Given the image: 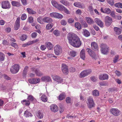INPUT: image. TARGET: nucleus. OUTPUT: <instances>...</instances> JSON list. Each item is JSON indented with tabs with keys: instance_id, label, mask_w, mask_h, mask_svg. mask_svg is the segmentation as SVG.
I'll return each mask as SVG.
<instances>
[{
	"instance_id": "1",
	"label": "nucleus",
	"mask_w": 122,
	"mask_h": 122,
	"mask_svg": "<svg viewBox=\"0 0 122 122\" xmlns=\"http://www.w3.org/2000/svg\"><path fill=\"white\" fill-rule=\"evenodd\" d=\"M67 36L69 43L71 45L77 48L81 46V43L80 38L76 35L70 32L67 34Z\"/></svg>"
},
{
	"instance_id": "2",
	"label": "nucleus",
	"mask_w": 122,
	"mask_h": 122,
	"mask_svg": "<svg viewBox=\"0 0 122 122\" xmlns=\"http://www.w3.org/2000/svg\"><path fill=\"white\" fill-rule=\"evenodd\" d=\"M86 50L90 56L95 60L98 57V52L96 54L94 51L89 48H87L86 49Z\"/></svg>"
},
{
	"instance_id": "3",
	"label": "nucleus",
	"mask_w": 122,
	"mask_h": 122,
	"mask_svg": "<svg viewBox=\"0 0 122 122\" xmlns=\"http://www.w3.org/2000/svg\"><path fill=\"white\" fill-rule=\"evenodd\" d=\"M101 51V53L104 54H106L109 51L108 47L106 44H102L100 45Z\"/></svg>"
},
{
	"instance_id": "4",
	"label": "nucleus",
	"mask_w": 122,
	"mask_h": 122,
	"mask_svg": "<svg viewBox=\"0 0 122 122\" xmlns=\"http://www.w3.org/2000/svg\"><path fill=\"white\" fill-rule=\"evenodd\" d=\"M20 68L19 65L18 64H15L10 69V71L12 73L15 74L17 73Z\"/></svg>"
},
{
	"instance_id": "5",
	"label": "nucleus",
	"mask_w": 122,
	"mask_h": 122,
	"mask_svg": "<svg viewBox=\"0 0 122 122\" xmlns=\"http://www.w3.org/2000/svg\"><path fill=\"white\" fill-rule=\"evenodd\" d=\"M92 72L91 69L85 70L81 72L80 74V77L81 78L84 77L90 74Z\"/></svg>"
},
{
	"instance_id": "6",
	"label": "nucleus",
	"mask_w": 122,
	"mask_h": 122,
	"mask_svg": "<svg viewBox=\"0 0 122 122\" xmlns=\"http://www.w3.org/2000/svg\"><path fill=\"white\" fill-rule=\"evenodd\" d=\"M2 8L4 9H9L11 7V5L9 2L8 1H3L1 4Z\"/></svg>"
},
{
	"instance_id": "7",
	"label": "nucleus",
	"mask_w": 122,
	"mask_h": 122,
	"mask_svg": "<svg viewBox=\"0 0 122 122\" xmlns=\"http://www.w3.org/2000/svg\"><path fill=\"white\" fill-rule=\"evenodd\" d=\"M88 102L87 103L88 106L89 108L93 107L94 104L93 99L92 97H89L87 99Z\"/></svg>"
},
{
	"instance_id": "8",
	"label": "nucleus",
	"mask_w": 122,
	"mask_h": 122,
	"mask_svg": "<svg viewBox=\"0 0 122 122\" xmlns=\"http://www.w3.org/2000/svg\"><path fill=\"white\" fill-rule=\"evenodd\" d=\"M62 48L58 45H57L54 47V51L55 54L57 55H59L62 51Z\"/></svg>"
},
{
	"instance_id": "9",
	"label": "nucleus",
	"mask_w": 122,
	"mask_h": 122,
	"mask_svg": "<svg viewBox=\"0 0 122 122\" xmlns=\"http://www.w3.org/2000/svg\"><path fill=\"white\" fill-rule=\"evenodd\" d=\"M50 16L51 17H54L59 19H61L63 17V15L57 13L52 12L50 14Z\"/></svg>"
},
{
	"instance_id": "10",
	"label": "nucleus",
	"mask_w": 122,
	"mask_h": 122,
	"mask_svg": "<svg viewBox=\"0 0 122 122\" xmlns=\"http://www.w3.org/2000/svg\"><path fill=\"white\" fill-rule=\"evenodd\" d=\"M52 78L54 82L57 84L61 83L62 82V79L59 76L54 75L52 76Z\"/></svg>"
},
{
	"instance_id": "11",
	"label": "nucleus",
	"mask_w": 122,
	"mask_h": 122,
	"mask_svg": "<svg viewBox=\"0 0 122 122\" xmlns=\"http://www.w3.org/2000/svg\"><path fill=\"white\" fill-rule=\"evenodd\" d=\"M61 68L62 71L64 74L65 75L68 74V67L65 64H62Z\"/></svg>"
},
{
	"instance_id": "12",
	"label": "nucleus",
	"mask_w": 122,
	"mask_h": 122,
	"mask_svg": "<svg viewBox=\"0 0 122 122\" xmlns=\"http://www.w3.org/2000/svg\"><path fill=\"white\" fill-rule=\"evenodd\" d=\"M110 112L111 113L115 116H118L121 113L120 111L117 108H113L111 109L110 110Z\"/></svg>"
},
{
	"instance_id": "13",
	"label": "nucleus",
	"mask_w": 122,
	"mask_h": 122,
	"mask_svg": "<svg viewBox=\"0 0 122 122\" xmlns=\"http://www.w3.org/2000/svg\"><path fill=\"white\" fill-rule=\"evenodd\" d=\"M31 70L33 72L34 71L36 75L39 76H41L43 75V73L41 72L39 69L37 68L32 67L31 68Z\"/></svg>"
},
{
	"instance_id": "14",
	"label": "nucleus",
	"mask_w": 122,
	"mask_h": 122,
	"mask_svg": "<svg viewBox=\"0 0 122 122\" xmlns=\"http://www.w3.org/2000/svg\"><path fill=\"white\" fill-rule=\"evenodd\" d=\"M105 21L106 25L108 26L111 24L112 22V19L111 17L107 16L105 18Z\"/></svg>"
},
{
	"instance_id": "15",
	"label": "nucleus",
	"mask_w": 122,
	"mask_h": 122,
	"mask_svg": "<svg viewBox=\"0 0 122 122\" xmlns=\"http://www.w3.org/2000/svg\"><path fill=\"white\" fill-rule=\"evenodd\" d=\"M51 3L53 5L58 9L60 10L62 9V5L58 4L56 1L54 0L51 1Z\"/></svg>"
},
{
	"instance_id": "16",
	"label": "nucleus",
	"mask_w": 122,
	"mask_h": 122,
	"mask_svg": "<svg viewBox=\"0 0 122 122\" xmlns=\"http://www.w3.org/2000/svg\"><path fill=\"white\" fill-rule=\"evenodd\" d=\"M91 47L95 51H97V52L99 51L98 45L96 42H92L91 43Z\"/></svg>"
},
{
	"instance_id": "17",
	"label": "nucleus",
	"mask_w": 122,
	"mask_h": 122,
	"mask_svg": "<svg viewBox=\"0 0 122 122\" xmlns=\"http://www.w3.org/2000/svg\"><path fill=\"white\" fill-rule=\"evenodd\" d=\"M74 5L76 7L84 9L85 8V6L83 3L79 2H76L74 3Z\"/></svg>"
},
{
	"instance_id": "18",
	"label": "nucleus",
	"mask_w": 122,
	"mask_h": 122,
	"mask_svg": "<svg viewBox=\"0 0 122 122\" xmlns=\"http://www.w3.org/2000/svg\"><path fill=\"white\" fill-rule=\"evenodd\" d=\"M30 83L31 84H37L39 83L40 81L39 78H32L29 80Z\"/></svg>"
},
{
	"instance_id": "19",
	"label": "nucleus",
	"mask_w": 122,
	"mask_h": 122,
	"mask_svg": "<svg viewBox=\"0 0 122 122\" xmlns=\"http://www.w3.org/2000/svg\"><path fill=\"white\" fill-rule=\"evenodd\" d=\"M99 78L100 80H107L108 79V76L107 74H102L99 76Z\"/></svg>"
},
{
	"instance_id": "20",
	"label": "nucleus",
	"mask_w": 122,
	"mask_h": 122,
	"mask_svg": "<svg viewBox=\"0 0 122 122\" xmlns=\"http://www.w3.org/2000/svg\"><path fill=\"white\" fill-rule=\"evenodd\" d=\"M51 110L54 112H56L58 111V108L56 105L54 104L51 105L50 106Z\"/></svg>"
},
{
	"instance_id": "21",
	"label": "nucleus",
	"mask_w": 122,
	"mask_h": 122,
	"mask_svg": "<svg viewBox=\"0 0 122 122\" xmlns=\"http://www.w3.org/2000/svg\"><path fill=\"white\" fill-rule=\"evenodd\" d=\"M20 20V18L19 17H17L15 22V30H17L19 27Z\"/></svg>"
},
{
	"instance_id": "22",
	"label": "nucleus",
	"mask_w": 122,
	"mask_h": 122,
	"mask_svg": "<svg viewBox=\"0 0 122 122\" xmlns=\"http://www.w3.org/2000/svg\"><path fill=\"white\" fill-rule=\"evenodd\" d=\"M95 21L101 27H102L103 25V23L102 21L98 18H96L94 19Z\"/></svg>"
},
{
	"instance_id": "23",
	"label": "nucleus",
	"mask_w": 122,
	"mask_h": 122,
	"mask_svg": "<svg viewBox=\"0 0 122 122\" xmlns=\"http://www.w3.org/2000/svg\"><path fill=\"white\" fill-rule=\"evenodd\" d=\"M41 80L43 81L47 82H51L52 81L50 77L48 76L42 77L41 78Z\"/></svg>"
},
{
	"instance_id": "24",
	"label": "nucleus",
	"mask_w": 122,
	"mask_h": 122,
	"mask_svg": "<svg viewBox=\"0 0 122 122\" xmlns=\"http://www.w3.org/2000/svg\"><path fill=\"white\" fill-rule=\"evenodd\" d=\"M45 44L48 49L49 50H51L53 47V45L50 42L47 41L46 42Z\"/></svg>"
},
{
	"instance_id": "25",
	"label": "nucleus",
	"mask_w": 122,
	"mask_h": 122,
	"mask_svg": "<svg viewBox=\"0 0 122 122\" xmlns=\"http://www.w3.org/2000/svg\"><path fill=\"white\" fill-rule=\"evenodd\" d=\"M100 10L101 12L107 14H110L111 12V10L109 8H106L104 10L102 8H101Z\"/></svg>"
},
{
	"instance_id": "26",
	"label": "nucleus",
	"mask_w": 122,
	"mask_h": 122,
	"mask_svg": "<svg viewBox=\"0 0 122 122\" xmlns=\"http://www.w3.org/2000/svg\"><path fill=\"white\" fill-rule=\"evenodd\" d=\"M44 22L47 23H51L52 22V19L49 17H45L44 18Z\"/></svg>"
},
{
	"instance_id": "27",
	"label": "nucleus",
	"mask_w": 122,
	"mask_h": 122,
	"mask_svg": "<svg viewBox=\"0 0 122 122\" xmlns=\"http://www.w3.org/2000/svg\"><path fill=\"white\" fill-rule=\"evenodd\" d=\"M80 57L83 60H84L85 57V51L84 49H82L80 53Z\"/></svg>"
},
{
	"instance_id": "28",
	"label": "nucleus",
	"mask_w": 122,
	"mask_h": 122,
	"mask_svg": "<svg viewBox=\"0 0 122 122\" xmlns=\"http://www.w3.org/2000/svg\"><path fill=\"white\" fill-rule=\"evenodd\" d=\"M85 19L87 22L89 24H93L94 23V21L91 18L89 17H86Z\"/></svg>"
},
{
	"instance_id": "29",
	"label": "nucleus",
	"mask_w": 122,
	"mask_h": 122,
	"mask_svg": "<svg viewBox=\"0 0 122 122\" xmlns=\"http://www.w3.org/2000/svg\"><path fill=\"white\" fill-rule=\"evenodd\" d=\"M26 10L28 13L30 14L33 15L35 14L36 13V11L33 10L32 9L30 8H27Z\"/></svg>"
},
{
	"instance_id": "30",
	"label": "nucleus",
	"mask_w": 122,
	"mask_h": 122,
	"mask_svg": "<svg viewBox=\"0 0 122 122\" xmlns=\"http://www.w3.org/2000/svg\"><path fill=\"white\" fill-rule=\"evenodd\" d=\"M29 67L27 66H25L24 68L23 72V76L25 77L27 74Z\"/></svg>"
},
{
	"instance_id": "31",
	"label": "nucleus",
	"mask_w": 122,
	"mask_h": 122,
	"mask_svg": "<svg viewBox=\"0 0 122 122\" xmlns=\"http://www.w3.org/2000/svg\"><path fill=\"white\" fill-rule=\"evenodd\" d=\"M114 30L115 34L117 35H119L121 33V29L117 27H115L114 28Z\"/></svg>"
},
{
	"instance_id": "32",
	"label": "nucleus",
	"mask_w": 122,
	"mask_h": 122,
	"mask_svg": "<svg viewBox=\"0 0 122 122\" xmlns=\"http://www.w3.org/2000/svg\"><path fill=\"white\" fill-rule=\"evenodd\" d=\"M27 99L30 102H31L33 103L36 101V99L32 95H29L27 97Z\"/></svg>"
},
{
	"instance_id": "33",
	"label": "nucleus",
	"mask_w": 122,
	"mask_h": 122,
	"mask_svg": "<svg viewBox=\"0 0 122 122\" xmlns=\"http://www.w3.org/2000/svg\"><path fill=\"white\" fill-rule=\"evenodd\" d=\"M21 102L24 105H25L27 106L29 105L30 103V101L28 100H23L21 101Z\"/></svg>"
},
{
	"instance_id": "34",
	"label": "nucleus",
	"mask_w": 122,
	"mask_h": 122,
	"mask_svg": "<svg viewBox=\"0 0 122 122\" xmlns=\"http://www.w3.org/2000/svg\"><path fill=\"white\" fill-rule=\"evenodd\" d=\"M60 2L61 3L66 6H68L70 5L69 3L66 0H61Z\"/></svg>"
},
{
	"instance_id": "35",
	"label": "nucleus",
	"mask_w": 122,
	"mask_h": 122,
	"mask_svg": "<svg viewBox=\"0 0 122 122\" xmlns=\"http://www.w3.org/2000/svg\"><path fill=\"white\" fill-rule=\"evenodd\" d=\"M37 21L38 22L41 24H44V18L41 17H39L37 18Z\"/></svg>"
},
{
	"instance_id": "36",
	"label": "nucleus",
	"mask_w": 122,
	"mask_h": 122,
	"mask_svg": "<svg viewBox=\"0 0 122 122\" xmlns=\"http://www.w3.org/2000/svg\"><path fill=\"white\" fill-rule=\"evenodd\" d=\"M66 97L65 94L63 93L60 94L59 96L58 99L60 100H61L64 99Z\"/></svg>"
},
{
	"instance_id": "37",
	"label": "nucleus",
	"mask_w": 122,
	"mask_h": 122,
	"mask_svg": "<svg viewBox=\"0 0 122 122\" xmlns=\"http://www.w3.org/2000/svg\"><path fill=\"white\" fill-rule=\"evenodd\" d=\"M12 5L14 6L19 7L20 5V3L18 2L13 1L11 2Z\"/></svg>"
},
{
	"instance_id": "38",
	"label": "nucleus",
	"mask_w": 122,
	"mask_h": 122,
	"mask_svg": "<svg viewBox=\"0 0 122 122\" xmlns=\"http://www.w3.org/2000/svg\"><path fill=\"white\" fill-rule=\"evenodd\" d=\"M41 100L44 102H46L47 101V98L45 94H43L41 97Z\"/></svg>"
},
{
	"instance_id": "39",
	"label": "nucleus",
	"mask_w": 122,
	"mask_h": 122,
	"mask_svg": "<svg viewBox=\"0 0 122 122\" xmlns=\"http://www.w3.org/2000/svg\"><path fill=\"white\" fill-rule=\"evenodd\" d=\"M75 27L78 29L79 30L81 28V24L78 22H77L75 23Z\"/></svg>"
},
{
	"instance_id": "40",
	"label": "nucleus",
	"mask_w": 122,
	"mask_h": 122,
	"mask_svg": "<svg viewBox=\"0 0 122 122\" xmlns=\"http://www.w3.org/2000/svg\"><path fill=\"white\" fill-rule=\"evenodd\" d=\"M24 116L26 117H31L32 115L31 113L28 111H25L24 113Z\"/></svg>"
},
{
	"instance_id": "41",
	"label": "nucleus",
	"mask_w": 122,
	"mask_h": 122,
	"mask_svg": "<svg viewBox=\"0 0 122 122\" xmlns=\"http://www.w3.org/2000/svg\"><path fill=\"white\" fill-rule=\"evenodd\" d=\"M33 43V42L32 41H29L28 42L26 43L22 44V46L23 47H25L29 45H30Z\"/></svg>"
},
{
	"instance_id": "42",
	"label": "nucleus",
	"mask_w": 122,
	"mask_h": 122,
	"mask_svg": "<svg viewBox=\"0 0 122 122\" xmlns=\"http://www.w3.org/2000/svg\"><path fill=\"white\" fill-rule=\"evenodd\" d=\"M37 116L38 118L39 119L42 118L43 116L42 113L40 111L38 112L37 114Z\"/></svg>"
},
{
	"instance_id": "43",
	"label": "nucleus",
	"mask_w": 122,
	"mask_h": 122,
	"mask_svg": "<svg viewBox=\"0 0 122 122\" xmlns=\"http://www.w3.org/2000/svg\"><path fill=\"white\" fill-rule=\"evenodd\" d=\"M99 91L97 90H95L93 92V95L94 96L97 97L99 96Z\"/></svg>"
},
{
	"instance_id": "44",
	"label": "nucleus",
	"mask_w": 122,
	"mask_h": 122,
	"mask_svg": "<svg viewBox=\"0 0 122 122\" xmlns=\"http://www.w3.org/2000/svg\"><path fill=\"white\" fill-rule=\"evenodd\" d=\"M83 35L86 37H88L90 35V33L88 31L86 30H84Z\"/></svg>"
},
{
	"instance_id": "45",
	"label": "nucleus",
	"mask_w": 122,
	"mask_h": 122,
	"mask_svg": "<svg viewBox=\"0 0 122 122\" xmlns=\"http://www.w3.org/2000/svg\"><path fill=\"white\" fill-rule=\"evenodd\" d=\"M5 55L3 53L0 52V61H3L5 59Z\"/></svg>"
},
{
	"instance_id": "46",
	"label": "nucleus",
	"mask_w": 122,
	"mask_h": 122,
	"mask_svg": "<svg viewBox=\"0 0 122 122\" xmlns=\"http://www.w3.org/2000/svg\"><path fill=\"white\" fill-rule=\"evenodd\" d=\"M76 52L73 51H72L70 52V55L73 57H75L76 55Z\"/></svg>"
},
{
	"instance_id": "47",
	"label": "nucleus",
	"mask_w": 122,
	"mask_h": 122,
	"mask_svg": "<svg viewBox=\"0 0 122 122\" xmlns=\"http://www.w3.org/2000/svg\"><path fill=\"white\" fill-rule=\"evenodd\" d=\"M119 58V56L118 55L115 56V57L113 59V62L114 63H116L118 61V60Z\"/></svg>"
},
{
	"instance_id": "48",
	"label": "nucleus",
	"mask_w": 122,
	"mask_h": 122,
	"mask_svg": "<svg viewBox=\"0 0 122 122\" xmlns=\"http://www.w3.org/2000/svg\"><path fill=\"white\" fill-rule=\"evenodd\" d=\"M115 6L117 7L120 8H122V3H116L114 5Z\"/></svg>"
},
{
	"instance_id": "49",
	"label": "nucleus",
	"mask_w": 122,
	"mask_h": 122,
	"mask_svg": "<svg viewBox=\"0 0 122 122\" xmlns=\"http://www.w3.org/2000/svg\"><path fill=\"white\" fill-rule=\"evenodd\" d=\"M74 21V20L73 18H70L67 20L68 23H73Z\"/></svg>"
},
{
	"instance_id": "50",
	"label": "nucleus",
	"mask_w": 122,
	"mask_h": 122,
	"mask_svg": "<svg viewBox=\"0 0 122 122\" xmlns=\"http://www.w3.org/2000/svg\"><path fill=\"white\" fill-rule=\"evenodd\" d=\"M27 36L25 35H23L21 36L20 37V39L22 41L25 40L26 39Z\"/></svg>"
},
{
	"instance_id": "51",
	"label": "nucleus",
	"mask_w": 122,
	"mask_h": 122,
	"mask_svg": "<svg viewBox=\"0 0 122 122\" xmlns=\"http://www.w3.org/2000/svg\"><path fill=\"white\" fill-rule=\"evenodd\" d=\"M63 7V10L65 13L67 14H70V11L64 7Z\"/></svg>"
},
{
	"instance_id": "52",
	"label": "nucleus",
	"mask_w": 122,
	"mask_h": 122,
	"mask_svg": "<svg viewBox=\"0 0 122 122\" xmlns=\"http://www.w3.org/2000/svg\"><path fill=\"white\" fill-rule=\"evenodd\" d=\"M66 102L67 103H71V99L70 97H68L66 98Z\"/></svg>"
},
{
	"instance_id": "53",
	"label": "nucleus",
	"mask_w": 122,
	"mask_h": 122,
	"mask_svg": "<svg viewBox=\"0 0 122 122\" xmlns=\"http://www.w3.org/2000/svg\"><path fill=\"white\" fill-rule=\"evenodd\" d=\"M27 17V16L26 14H23L22 15L21 17V19L22 20H25Z\"/></svg>"
},
{
	"instance_id": "54",
	"label": "nucleus",
	"mask_w": 122,
	"mask_h": 122,
	"mask_svg": "<svg viewBox=\"0 0 122 122\" xmlns=\"http://www.w3.org/2000/svg\"><path fill=\"white\" fill-rule=\"evenodd\" d=\"M107 2L110 5H113L114 4L113 0H107Z\"/></svg>"
},
{
	"instance_id": "55",
	"label": "nucleus",
	"mask_w": 122,
	"mask_h": 122,
	"mask_svg": "<svg viewBox=\"0 0 122 122\" xmlns=\"http://www.w3.org/2000/svg\"><path fill=\"white\" fill-rule=\"evenodd\" d=\"M61 23L62 25H65L67 24V22L65 20H61Z\"/></svg>"
},
{
	"instance_id": "56",
	"label": "nucleus",
	"mask_w": 122,
	"mask_h": 122,
	"mask_svg": "<svg viewBox=\"0 0 122 122\" xmlns=\"http://www.w3.org/2000/svg\"><path fill=\"white\" fill-rule=\"evenodd\" d=\"M52 27V25L51 24H48L46 26V28L49 30L51 29Z\"/></svg>"
},
{
	"instance_id": "57",
	"label": "nucleus",
	"mask_w": 122,
	"mask_h": 122,
	"mask_svg": "<svg viewBox=\"0 0 122 122\" xmlns=\"http://www.w3.org/2000/svg\"><path fill=\"white\" fill-rule=\"evenodd\" d=\"M46 46L44 45H42L40 47V49L42 51L44 50L46 48Z\"/></svg>"
},
{
	"instance_id": "58",
	"label": "nucleus",
	"mask_w": 122,
	"mask_h": 122,
	"mask_svg": "<svg viewBox=\"0 0 122 122\" xmlns=\"http://www.w3.org/2000/svg\"><path fill=\"white\" fill-rule=\"evenodd\" d=\"M22 4L24 5H27V0H21Z\"/></svg>"
},
{
	"instance_id": "59",
	"label": "nucleus",
	"mask_w": 122,
	"mask_h": 122,
	"mask_svg": "<svg viewBox=\"0 0 122 122\" xmlns=\"http://www.w3.org/2000/svg\"><path fill=\"white\" fill-rule=\"evenodd\" d=\"M37 35V33L36 32H34L31 34V37L33 38H35Z\"/></svg>"
},
{
	"instance_id": "60",
	"label": "nucleus",
	"mask_w": 122,
	"mask_h": 122,
	"mask_svg": "<svg viewBox=\"0 0 122 122\" xmlns=\"http://www.w3.org/2000/svg\"><path fill=\"white\" fill-rule=\"evenodd\" d=\"M54 34L56 36H58L59 35L58 31L57 30H56L53 31Z\"/></svg>"
},
{
	"instance_id": "61",
	"label": "nucleus",
	"mask_w": 122,
	"mask_h": 122,
	"mask_svg": "<svg viewBox=\"0 0 122 122\" xmlns=\"http://www.w3.org/2000/svg\"><path fill=\"white\" fill-rule=\"evenodd\" d=\"M29 21L30 23H32L33 21V18L32 16H30L29 18Z\"/></svg>"
},
{
	"instance_id": "62",
	"label": "nucleus",
	"mask_w": 122,
	"mask_h": 122,
	"mask_svg": "<svg viewBox=\"0 0 122 122\" xmlns=\"http://www.w3.org/2000/svg\"><path fill=\"white\" fill-rule=\"evenodd\" d=\"M91 80L92 81L94 82L97 81V79L95 77H91Z\"/></svg>"
},
{
	"instance_id": "63",
	"label": "nucleus",
	"mask_w": 122,
	"mask_h": 122,
	"mask_svg": "<svg viewBox=\"0 0 122 122\" xmlns=\"http://www.w3.org/2000/svg\"><path fill=\"white\" fill-rule=\"evenodd\" d=\"M76 13L77 14L80 15L81 13V12L80 10L78 9L76 10Z\"/></svg>"
},
{
	"instance_id": "64",
	"label": "nucleus",
	"mask_w": 122,
	"mask_h": 122,
	"mask_svg": "<svg viewBox=\"0 0 122 122\" xmlns=\"http://www.w3.org/2000/svg\"><path fill=\"white\" fill-rule=\"evenodd\" d=\"M4 78L7 80H9L10 79V78L8 76H7V75H4Z\"/></svg>"
}]
</instances>
